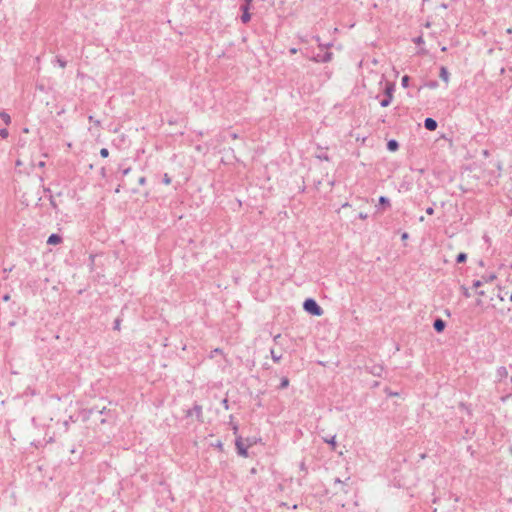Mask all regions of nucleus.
Instances as JSON below:
<instances>
[{
	"label": "nucleus",
	"instance_id": "nucleus-53",
	"mask_svg": "<svg viewBox=\"0 0 512 512\" xmlns=\"http://www.w3.org/2000/svg\"><path fill=\"white\" fill-rule=\"evenodd\" d=\"M511 382H512V376H511Z\"/></svg>",
	"mask_w": 512,
	"mask_h": 512
},
{
	"label": "nucleus",
	"instance_id": "nucleus-36",
	"mask_svg": "<svg viewBox=\"0 0 512 512\" xmlns=\"http://www.w3.org/2000/svg\"><path fill=\"white\" fill-rule=\"evenodd\" d=\"M408 237H409V234H408L407 232H404V233H402V235H401V239H402V240H406V239H408Z\"/></svg>",
	"mask_w": 512,
	"mask_h": 512
},
{
	"label": "nucleus",
	"instance_id": "nucleus-14",
	"mask_svg": "<svg viewBox=\"0 0 512 512\" xmlns=\"http://www.w3.org/2000/svg\"><path fill=\"white\" fill-rule=\"evenodd\" d=\"M467 260V254L465 252H460L457 256H456V263L457 264H462V263H465Z\"/></svg>",
	"mask_w": 512,
	"mask_h": 512
},
{
	"label": "nucleus",
	"instance_id": "nucleus-3",
	"mask_svg": "<svg viewBox=\"0 0 512 512\" xmlns=\"http://www.w3.org/2000/svg\"><path fill=\"white\" fill-rule=\"evenodd\" d=\"M433 328L437 333H442L446 328V322L442 318L437 317L433 322Z\"/></svg>",
	"mask_w": 512,
	"mask_h": 512
},
{
	"label": "nucleus",
	"instance_id": "nucleus-20",
	"mask_svg": "<svg viewBox=\"0 0 512 512\" xmlns=\"http://www.w3.org/2000/svg\"><path fill=\"white\" fill-rule=\"evenodd\" d=\"M410 77L408 75H404L401 79V85L404 88H407L409 86Z\"/></svg>",
	"mask_w": 512,
	"mask_h": 512
},
{
	"label": "nucleus",
	"instance_id": "nucleus-51",
	"mask_svg": "<svg viewBox=\"0 0 512 512\" xmlns=\"http://www.w3.org/2000/svg\"><path fill=\"white\" fill-rule=\"evenodd\" d=\"M214 352L218 353V352H220V349H215Z\"/></svg>",
	"mask_w": 512,
	"mask_h": 512
},
{
	"label": "nucleus",
	"instance_id": "nucleus-28",
	"mask_svg": "<svg viewBox=\"0 0 512 512\" xmlns=\"http://www.w3.org/2000/svg\"><path fill=\"white\" fill-rule=\"evenodd\" d=\"M426 85H427V87H429V88H436V87H437V85H438V83H437V81H435V80H434V81H430V82H428Z\"/></svg>",
	"mask_w": 512,
	"mask_h": 512
},
{
	"label": "nucleus",
	"instance_id": "nucleus-11",
	"mask_svg": "<svg viewBox=\"0 0 512 512\" xmlns=\"http://www.w3.org/2000/svg\"><path fill=\"white\" fill-rule=\"evenodd\" d=\"M393 96L392 95H384L383 98L380 100L381 107H387L392 102Z\"/></svg>",
	"mask_w": 512,
	"mask_h": 512
},
{
	"label": "nucleus",
	"instance_id": "nucleus-37",
	"mask_svg": "<svg viewBox=\"0 0 512 512\" xmlns=\"http://www.w3.org/2000/svg\"><path fill=\"white\" fill-rule=\"evenodd\" d=\"M444 313H445V315H446V316H448V317H450V316H451V312H450V310H449V309H445Z\"/></svg>",
	"mask_w": 512,
	"mask_h": 512
},
{
	"label": "nucleus",
	"instance_id": "nucleus-22",
	"mask_svg": "<svg viewBox=\"0 0 512 512\" xmlns=\"http://www.w3.org/2000/svg\"><path fill=\"white\" fill-rule=\"evenodd\" d=\"M288 385H289L288 378H286V377L282 378L281 383H280V388L281 389L287 388Z\"/></svg>",
	"mask_w": 512,
	"mask_h": 512
},
{
	"label": "nucleus",
	"instance_id": "nucleus-6",
	"mask_svg": "<svg viewBox=\"0 0 512 512\" xmlns=\"http://www.w3.org/2000/svg\"><path fill=\"white\" fill-rule=\"evenodd\" d=\"M188 416L196 415L198 420L202 418V406L195 404L191 410L187 412Z\"/></svg>",
	"mask_w": 512,
	"mask_h": 512
},
{
	"label": "nucleus",
	"instance_id": "nucleus-31",
	"mask_svg": "<svg viewBox=\"0 0 512 512\" xmlns=\"http://www.w3.org/2000/svg\"><path fill=\"white\" fill-rule=\"evenodd\" d=\"M358 217H359L360 219H367V218H368V214H367V213L360 212V213L358 214Z\"/></svg>",
	"mask_w": 512,
	"mask_h": 512
},
{
	"label": "nucleus",
	"instance_id": "nucleus-42",
	"mask_svg": "<svg viewBox=\"0 0 512 512\" xmlns=\"http://www.w3.org/2000/svg\"><path fill=\"white\" fill-rule=\"evenodd\" d=\"M231 137H232V139H237V138H238V135H237L236 133H232V134H231Z\"/></svg>",
	"mask_w": 512,
	"mask_h": 512
},
{
	"label": "nucleus",
	"instance_id": "nucleus-12",
	"mask_svg": "<svg viewBox=\"0 0 512 512\" xmlns=\"http://www.w3.org/2000/svg\"><path fill=\"white\" fill-rule=\"evenodd\" d=\"M393 92H394V84L390 83V82H386L385 87H384V95H392L393 96Z\"/></svg>",
	"mask_w": 512,
	"mask_h": 512
},
{
	"label": "nucleus",
	"instance_id": "nucleus-25",
	"mask_svg": "<svg viewBox=\"0 0 512 512\" xmlns=\"http://www.w3.org/2000/svg\"><path fill=\"white\" fill-rule=\"evenodd\" d=\"M163 183L166 185H169L171 183V178L169 177V175L167 173H165L163 176Z\"/></svg>",
	"mask_w": 512,
	"mask_h": 512
},
{
	"label": "nucleus",
	"instance_id": "nucleus-52",
	"mask_svg": "<svg viewBox=\"0 0 512 512\" xmlns=\"http://www.w3.org/2000/svg\"><path fill=\"white\" fill-rule=\"evenodd\" d=\"M509 299H510V301L512 302V294L510 295Z\"/></svg>",
	"mask_w": 512,
	"mask_h": 512
},
{
	"label": "nucleus",
	"instance_id": "nucleus-4",
	"mask_svg": "<svg viewBox=\"0 0 512 512\" xmlns=\"http://www.w3.org/2000/svg\"><path fill=\"white\" fill-rule=\"evenodd\" d=\"M235 445H236L239 455H241L243 457L248 456L247 447L244 445L242 438H237Z\"/></svg>",
	"mask_w": 512,
	"mask_h": 512
},
{
	"label": "nucleus",
	"instance_id": "nucleus-43",
	"mask_svg": "<svg viewBox=\"0 0 512 512\" xmlns=\"http://www.w3.org/2000/svg\"><path fill=\"white\" fill-rule=\"evenodd\" d=\"M219 449H222V443L219 441L216 445Z\"/></svg>",
	"mask_w": 512,
	"mask_h": 512
},
{
	"label": "nucleus",
	"instance_id": "nucleus-38",
	"mask_svg": "<svg viewBox=\"0 0 512 512\" xmlns=\"http://www.w3.org/2000/svg\"><path fill=\"white\" fill-rule=\"evenodd\" d=\"M131 168H126L123 170V174L127 175L130 172Z\"/></svg>",
	"mask_w": 512,
	"mask_h": 512
},
{
	"label": "nucleus",
	"instance_id": "nucleus-29",
	"mask_svg": "<svg viewBox=\"0 0 512 512\" xmlns=\"http://www.w3.org/2000/svg\"><path fill=\"white\" fill-rule=\"evenodd\" d=\"M0 136H1L2 138H6V137H8V131H7V129H1V130H0Z\"/></svg>",
	"mask_w": 512,
	"mask_h": 512
},
{
	"label": "nucleus",
	"instance_id": "nucleus-19",
	"mask_svg": "<svg viewBox=\"0 0 512 512\" xmlns=\"http://www.w3.org/2000/svg\"><path fill=\"white\" fill-rule=\"evenodd\" d=\"M460 289H461L462 295H463L465 298H470V297H471V294H470V292H469V289H468L465 285H461Z\"/></svg>",
	"mask_w": 512,
	"mask_h": 512
},
{
	"label": "nucleus",
	"instance_id": "nucleus-34",
	"mask_svg": "<svg viewBox=\"0 0 512 512\" xmlns=\"http://www.w3.org/2000/svg\"><path fill=\"white\" fill-rule=\"evenodd\" d=\"M138 183L140 185H144L146 183V178L145 177H140L139 180H138Z\"/></svg>",
	"mask_w": 512,
	"mask_h": 512
},
{
	"label": "nucleus",
	"instance_id": "nucleus-15",
	"mask_svg": "<svg viewBox=\"0 0 512 512\" xmlns=\"http://www.w3.org/2000/svg\"><path fill=\"white\" fill-rule=\"evenodd\" d=\"M508 375V371L506 369V367L504 366H501L497 369V376L500 377V378H505L507 377Z\"/></svg>",
	"mask_w": 512,
	"mask_h": 512
},
{
	"label": "nucleus",
	"instance_id": "nucleus-35",
	"mask_svg": "<svg viewBox=\"0 0 512 512\" xmlns=\"http://www.w3.org/2000/svg\"><path fill=\"white\" fill-rule=\"evenodd\" d=\"M325 441H326V442H328L329 444L333 445V446L335 445V437H332V438H331V439H329V440H328V439H326Z\"/></svg>",
	"mask_w": 512,
	"mask_h": 512
},
{
	"label": "nucleus",
	"instance_id": "nucleus-2",
	"mask_svg": "<svg viewBox=\"0 0 512 512\" xmlns=\"http://www.w3.org/2000/svg\"><path fill=\"white\" fill-rule=\"evenodd\" d=\"M250 6L248 4H243L241 6L242 15H241V21L246 24L251 20V14L249 12Z\"/></svg>",
	"mask_w": 512,
	"mask_h": 512
},
{
	"label": "nucleus",
	"instance_id": "nucleus-9",
	"mask_svg": "<svg viewBox=\"0 0 512 512\" xmlns=\"http://www.w3.org/2000/svg\"><path fill=\"white\" fill-rule=\"evenodd\" d=\"M449 76H450V73H449L448 69L444 66H441L440 72H439V77L447 83L449 81Z\"/></svg>",
	"mask_w": 512,
	"mask_h": 512
},
{
	"label": "nucleus",
	"instance_id": "nucleus-18",
	"mask_svg": "<svg viewBox=\"0 0 512 512\" xmlns=\"http://www.w3.org/2000/svg\"><path fill=\"white\" fill-rule=\"evenodd\" d=\"M496 279V275L495 274H489V275H483L482 276V280H483V283L486 282V283H489V282H492Z\"/></svg>",
	"mask_w": 512,
	"mask_h": 512
},
{
	"label": "nucleus",
	"instance_id": "nucleus-48",
	"mask_svg": "<svg viewBox=\"0 0 512 512\" xmlns=\"http://www.w3.org/2000/svg\"><path fill=\"white\" fill-rule=\"evenodd\" d=\"M89 121H94L93 116H89Z\"/></svg>",
	"mask_w": 512,
	"mask_h": 512
},
{
	"label": "nucleus",
	"instance_id": "nucleus-45",
	"mask_svg": "<svg viewBox=\"0 0 512 512\" xmlns=\"http://www.w3.org/2000/svg\"><path fill=\"white\" fill-rule=\"evenodd\" d=\"M290 52H291L292 54H294V53H296V52H297V50H296L295 48H292V49H290Z\"/></svg>",
	"mask_w": 512,
	"mask_h": 512
},
{
	"label": "nucleus",
	"instance_id": "nucleus-1",
	"mask_svg": "<svg viewBox=\"0 0 512 512\" xmlns=\"http://www.w3.org/2000/svg\"><path fill=\"white\" fill-rule=\"evenodd\" d=\"M303 308L313 316H321L323 314V309L312 298H308L304 301Z\"/></svg>",
	"mask_w": 512,
	"mask_h": 512
},
{
	"label": "nucleus",
	"instance_id": "nucleus-44",
	"mask_svg": "<svg viewBox=\"0 0 512 512\" xmlns=\"http://www.w3.org/2000/svg\"><path fill=\"white\" fill-rule=\"evenodd\" d=\"M227 403H228L227 399H224V400H223V405H225V406H226V408L228 407Z\"/></svg>",
	"mask_w": 512,
	"mask_h": 512
},
{
	"label": "nucleus",
	"instance_id": "nucleus-30",
	"mask_svg": "<svg viewBox=\"0 0 512 512\" xmlns=\"http://www.w3.org/2000/svg\"><path fill=\"white\" fill-rule=\"evenodd\" d=\"M50 204L54 209L58 208V205L53 197L50 198Z\"/></svg>",
	"mask_w": 512,
	"mask_h": 512
},
{
	"label": "nucleus",
	"instance_id": "nucleus-27",
	"mask_svg": "<svg viewBox=\"0 0 512 512\" xmlns=\"http://www.w3.org/2000/svg\"><path fill=\"white\" fill-rule=\"evenodd\" d=\"M414 43L417 44V45H420L422 43H424V40H423V37L422 36H418L416 37L414 40Z\"/></svg>",
	"mask_w": 512,
	"mask_h": 512
},
{
	"label": "nucleus",
	"instance_id": "nucleus-46",
	"mask_svg": "<svg viewBox=\"0 0 512 512\" xmlns=\"http://www.w3.org/2000/svg\"><path fill=\"white\" fill-rule=\"evenodd\" d=\"M476 304H477V305H481V304H482V301H481V300H477V301H476Z\"/></svg>",
	"mask_w": 512,
	"mask_h": 512
},
{
	"label": "nucleus",
	"instance_id": "nucleus-41",
	"mask_svg": "<svg viewBox=\"0 0 512 512\" xmlns=\"http://www.w3.org/2000/svg\"><path fill=\"white\" fill-rule=\"evenodd\" d=\"M9 299H10V296H9V295H4V296H3V300H4V301H8Z\"/></svg>",
	"mask_w": 512,
	"mask_h": 512
},
{
	"label": "nucleus",
	"instance_id": "nucleus-39",
	"mask_svg": "<svg viewBox=\"0 0 512 512\" xmlns=\"http://www.w3.org/2000/svg\"><path fill=\"white\" fill-rule=\"evenodd\" d=\"M477 294H478L479 296H484V295H485V291H483V290H479V291H477Z\"/></svg>",
	"mask_w": 512,
	"mask_h": 512
},
{
	"label": "nucleus",
	"instance_id": "nucleus-49",
	"mask_svg": "<svg viewBox=\"0 0 512 512\" xmlns=\"http://www.w3.org/2000/svg\"><path fill=\"white\" fill-rule=\"evenodd\" d=\"M44 165H45V164H44V162H40V163H39V166H40V167H43Z\"/></svg>",
	"mask_w": 512,
	"mask_h": 512
},
{
	"label": "nucleus",
	"instance_id": "nucleus-50",
	"mask_svg": "<svg viewBox=\"0 0 512 512\" xmlns=\"http://www.w3.org/2000/svg\"><path fill=\"white\" fill-rule=\"evenodd\" d=\"M507 33H512V29L511 28L507 29Z\"/></svg>",
	"mask_w": 512,
	"mask_h": 512
},
{
	"label": "nucleus",
	"instance_id": "nucleus-16",
	"mask_svg": "<svg viewBox=\"0 0 512 512\" xmlns=\"http://www.w3.org/2000/svg\"><path fill=\"white\" fill-rule=\"evenodd\" d=\"M270 354H271V357H272V359H273V361L275 363H279L280 362V360L282 358V354H277L274 349L270 350Z\"/></svg>",
	"mask_w": 512,
	"mask_h": 512
},
{
	"label": "nucleus",
	"instance_id": "nucleus-10",
	"mask_svg": "<svg viewBox=\"0 0 512 512\" xmlns=\"http://www.w3.org/2000/svg\"><path fill=\"white\" fill-rule=\"evenodd\" d=\"M379 206L385 210L391 206L390 200L386 196L379 197Z\"/></svg>",
	"mask_w": 512,
	"mask_h": 512
},
{
	"label": "nucleus",
	"instance_id": "nucleus-24",
	"mask_svg": "<svg viewBox=\"0 0 512 512\" xmlns=\"http://www.w3.org/2000/svg\"><path fill=\"white\" fill-rule=\"evenodd\" d=\"M482 285H483V280L482 279L481 280H474L473 281V288L477 289V288L481 287Z\"/></svg>",
	"mask_w": 512,
	"mask_h": 512
},
{
	"label": "nucleus",
	"instance_id": "nucleus-23",
	"mask_svg": "<svg viewBox=\"0 0 512 512\" xmlns=\"http://www.w3.org/2000/svg\"><path fill=\"white\" fill-rule=\"evenodd\" d=\"M56 61H57V63L59 64V66H60L61 68H65V67H66V64H67V63H66V61H64V60H63V59H61L60 57H57V58H56Z\"/></svg>",
	"mask_w": 512,
	"mask_h": 512
},
{
	"label": "nucleus",
	"instance_id": "nucleus-33",
	"mask_svg": "<svg viewBox=\"0 0 512 512\" xmlns=\"http://www.w3.org/2000/svg\"><path fill=\"white\" fill-rule=\"evenodd\" d=\"M426 213H427L428 215H433V214H434V209H433V207H428V208L426 209Z\"/></svg>",
	"mask_w": 512,
	"mask_h": 512
},
{
	"label": "nucleus",
	"instance_id": "nucleus-26",
	"mask_svg": "<svg viewBox=\"0 0 512 512\" xmlns=\"http://www.w3.org/2000/svg\"><path fill=\"white\" fill-rule=\"evenodd\" d=\"M100 155H101L103 158L108 157V156H109V151H108V149H106V148H102V149L100 150Z\"/></svg>",
	"mask_w": 512,
	"mask_h": 512
},
{
	"label": "nucleus",
	"instance_id": "nucleus-40",
	"mask_svg": "<svg viewBox=\"0 0 512 512\" xmlns=\"http://www.w3.org/2000/svg\"><path fill=\"white\" fill-rule=\"evenodd\" d=\"M319 158H320V159H325V160H328V157H327V155H324V154H323V155H320V156H319Z\"/></svg>",
	"mask_w": 512,
	"mask_h": 512
},
{
	"label": "nucleus",
	"instance_id": "nucleus-21",
	"mask_svg": "<svg viewBox=\"0 0 512 512\" xmlns=\"http://www.w3.org/2000/svg\"><path fill=\"white\" fill-rule=\"evenodd\" d=\"M121 319L116 318L114 321L113 329L116 331H120Z\"/></svg>",
	"mask_w": 512,
	"mask_h": 512
},
{
	"label": "nucleus",
	"instance_id": "nucleus-7",
	"mask_svg": "<svg viewBox=\"0 0 512 512\" xmlns=\"http://www.w3.org/2000/svg\"><path fill=\"white\" fill-rule=\"evenodd\" d=\"M61 242H62V237L58 234H51L47 240V244H49V245H57Z\"/></svg>",
	"mask_w": 512,
	"mask_h": 512
},
{
	"label": "nucleus",
	"instance_id": "nucleus-8",
	"mask_svg": "<svg viewBox=\"0 0 512 512\" xmlns=\"http://www.w3.org/2000/svg\"><path fill=\"white\" fill-rule=\"evenodd\" d=\"M387 149L390 151V152H395L399 149V143L397 140L395 139H390L388 142H387Z\"/></svg>",
	"mask_w": 512,
	"mask_h": 512
},
{
	"label": "nucleus",
	"instance_id": "nucleus-13",
	"mask_svg": "<svg viewBox=\"0 0 512 512\" xmlns=\"http://www.w3.org/2000/svg\"><path fill=\"white\" fill-rule=\"evenodd\" d=\"M331 56L332 54L329 53V52H325L323 56H320L318 55L317 58H316V61H319V62H328L331 60Z\"/></svg>",
	"mask_w": 512,
	"mask_h": 512
},
{
	"label": "nucleus",
	"instance_id": "nucleus-47",
	"mask_svg": "<svg viewBox=\"0 0 512 512\" xmlns=\"http://www.w3.org/2000/svg\"><path fill=\"white\" fill-rule=\"evenodd\" d=\"M64 426L66 427V429L68 428V422L67 421L64 422Z\"/></svg>",
	"mask_w": 512,
	"mask_h": 512
},
{
	"label": "nucleus",
	"instance_id": "nucleus-17",
	"mask_svg": "<svg viewBox=\"0 0 512 512\" xmlns=\"http://www.w3.org/2000/svg\"><path fill=\"white\" fill-rule=\"evenodd\" d=\"M0 118L5 122L6 125L10 124V122H11V118H10L9 114H7L4 111L0 112Z\"/></svg>",
	"mask_w": 512,
	"mask_h": 512
},
{
	"label": "nucleus",
	"instance_id": "nucleus-32",
	"mask_svg": "<svg viewBox=\"0 0 512 512\" xmlns=\"http://www.w3.org/2000/svg\"><path fill=\"white\" fill-rule=\"evenodd\" d=\"M280 338H281V335H280V334H277L276 336H274V338H273L274 343H275V344H279V340H280Z\"/></svg>",
	"mask_w": 512,
	"mask_h": 512
},
{
	"label": "nucleus",
	"instance_id": "nucleus-5",
	"mask_svg": "<svg viewBox=\"0 0 512 512\" xmlns=\"http://www.w3.org/2000/svg\"><path fill=\"white\" fill-rule=\"evenodd\" d=\"M424 127L425 129H427L428 131H434L437 129L438 127V123L435 119L433 118H430V117H427L425 120H424Z\"/></svg>",
	"mask_w": 512,
	"mask_h": 512
}]
</instances>
